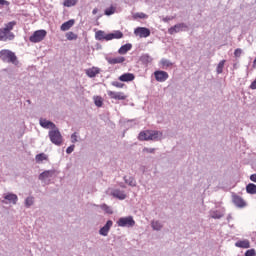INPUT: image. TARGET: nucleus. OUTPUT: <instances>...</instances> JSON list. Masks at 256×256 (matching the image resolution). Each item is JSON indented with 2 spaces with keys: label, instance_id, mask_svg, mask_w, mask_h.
Wrapping results in <instances>:
<instances>
[{
  "label": "nucleus",
  "instance_id": "obj_36",
  "mask_svg": "<svg viewBox=\"0 0 256 256\" xmlns=\"http://www.w3.org/2000/svg\"><path fill=\"white\" fill-rule=\"evenodd\" d=\"M100 208L103 211H106L109 215H113V210H111V207H109L107 204H102Z\"/></svg>",
  "mask_w": 256,
  "mask_h": 256
},
{
  "label": "nucleus",
  "instance_id": "obj_8",
  "mask_svg": "<svg viewBox=\"0 0 256 256\" xmlns=\"http://www.w3.org/2000/svg\"><path fill=\"white\" fill-rule=\"evenodd\" d=\"M15 39V34L5 28L0 29V41H13Z\"/></svg>",
  "mask_w": 256,
  "mask_h": 256
},
{
  "label": "nucleus",
  "instance_id": "obj_3",
  "mask_svg": "<svg viewBox=\"0 0 256 256\" xmlns=\"http://www.w3.org/2000/svg\"><path fill=\"white\" fill-rule=\"evenodd\" d=\"M48 137L53 145H57V147H61L63 145V135H61V131H59L58 127L50 130L48 132Z\"/></svg>",
  "mask_w": 256,
  "mask_h": 256
},
{
  "label": "nucleus",
  "instance_id": "obj_31",
  "mask_svg": "<svg viewBox=\"0 0 256 256\" xmlns=\"http://www.w3.org/2000/svg\"><path fill=\"white\" fill-rule=\"evenodd\" d=\"M34 203H35V198L33 196L27 197L25 199V207H27V209H29V207L33 206Z\"/></svg>",
  "mask_w": 256,
  "mask_h": 256
},
{
  "label": "nucleus",
  "instance_id": "obj_25",
  "mask_svg": "<svg viewBox=\"0 0 256 256\" xmlns=\"http://www.w3.org/2000/svg\"><path fill=\"white\" fill-rule=\"evenodd\" d=\"M132 47H133V45H131V44H125V45L121 46L120 49L118 50L119 55H126V53L128 51H131Z\"/></svg>",
  "mask_w": 256,
  "mask_h": 256
},
{
  "label": "nucleus",
  "instance_id": "obj_51",
  "mask_svg": "<svg viewBox=\"0 0 256 256\" xmlns=\"http://www.w3.org/2000/svg\"><path fill=\"white\" fill-rule=\"evenodd\" d=\"M98 11L99 10L97 8H94L93 11H92L93 15H97Z\"/></svg>",
  "mask_w": 256,
  "mask_h": 256
},
{
  "label": "nucleus",
  "instance_id": "obj_4",
  "mask_svg": "<svg viewBox=\"0 0 256 256\" xmlns=\"http://www.w3.org/2000/svg\"><path fill=\"white\" fill-rule=\"evenodd\" d=\"M45 37H47L46 30H37L30 36L29 41L31 43H41Z\"/></svg>",
  "mask_w": 256,
  "mask_h": 256
},
{
  "label": "nucleus",
  "instance_id": "obj_40",
  "mask_svg": "<svg viewBox=\"0 0 256 256\" xmlns=\"http://www.w3.org/2000/svg\"><path fill=\"white\" fill-rule=\"evenodd\" d=\"M11 3L7 0H0V9H4L5 7H9Z\"/></svg>",
  "mask_w": 256,
  "mask_h": 256
},
{
  "label": "nucleus",
  "instance_id": "obj_19",
  "mask_svg": "<svg viewBox=\"0 0 256 256\" xmlns=\"http://www.w3.org/2000/svg\"><path fill=\"white\" fill-rule=\"evenodd\" d=\"M110 65H117L119 63H125V57L119 56L116 58H106Z\"/></svg>",
  "mask_w": 256,
  "mask_h": 256
},
{
  "label": "nucleus",
  "instance_id": "obj_27",
  "mask_svg": "<svg viewBox=\"0 0 256 256\" xmlns=\"http://www.w3.org/2000/svg\"><path fill=\"white\" fill-rule=\"evenodd\" d=\"M246 193H248L249 195H256V185L253 183H249L246 186Z\"/></svg>",
  "mask_w": 256,
  "mask_h": 256
},
{
  "label": "nucleus",
  "instance_id": "obj_24",
  "mask_svg": "<svg viewBox=\"0 0 256 256\" xmlns=\"http://www.w3.org/2000/svg\"><path fill=\"white\" fill-rule=\"evenodd\" d=\"M151 227L154 231H161L163 229V224L159 220H152Z\"/></svg>",
  "mask_w": 256,
  "mask_h": 256
},
{
  "label": "nucleus",
  "instance_id": "obj_17",
  "mask_svg": "<svg viewBox=\"0 0 256 256\" xmlns=\"http://www.w3.org/2000/svg\"><path fill=\"white\" fill-rule=\"evenodd\" d=\"M119 81H122L124 83H129V81L135 80V75L132 73H124L121 76H119Z\"/></svg>",
  "mask_w": 256,
  "mask_h": 256
},
{
  "label": "nucleus",
  "instance_id": "obj_43",
  "mask_svg": "<svg viewBox=\"0 0 256 256\" xmlns=\"http://www.w3.org/2000/svg\"><path fill=\"white\" fill-rule=\"evenodd\" d=\"M242 53H243V50L241 48H238L234 51V57L239 58L241 57Z\"/></svg>",
  "mask_w": 256,
  "mask_h": 256
},
{
  "label": "nucleus",
  "instance_id": "obj_15",
  "mask_svg": "<svg viewBox=\"0 0 256 256\" xmlns=\"http://www.w3.org/2000/svg\"><path fill=\"white\" fill-rule=\"evenodd\" d=\"M53 175H55V170H46L38 176V179L39 181H46V179H51Z\"/></svg>",
  "mask_w": 256,
  "mask_h": 256
},
{
  "label": "nucleus",
  "instance_id": "obj_16",
  "mask_svg": "<svg viewBox=\"0 0 256 256\" xmlns=\"http://www.w3.org/2000/svg\"><path fill=\"white\" fill-rule=\"evenodd\" d=\"M113 39H123V32L117 30L113 33L106 34V41H111Z\"/></svg>",
  "mask_w": 256,
  "mask_h": 256
},
{
  "label": "nucleus",
  "instance_id": "obj_39",
  "mask_svg": "<svg viewBox=\"0 0 256 256\" xmlns=\"http://www.w3.org/2000/svg\"><path fill=\"white\" fill-rule=\"evenodd\" d=\"M160 63L163 66V68L173 66V63H171V61L167 59H162Z\"/></svg>",
  "mask_w": 256,
  "mask_h": 256
},
{
  "label": "nucleus",
  "instance_id": "obj_10",
  "mask_svg": "<svg viewBox=\"0 0 256 256\" xmlns=\"http://www.w3.org/2000/svg\"><path fill=\"white\" fill-rule=\"evenodd\" d=\"M134 34L140 38H146L149 37L151 35V30H149V28H145V27H137L134 30Z\"/></svg>",
  "mask_w": 256,
  "mask_h": 256
},
{
  "label": "nucleus",
  "instance_id": "obj_37",
  "mask_svg": "<svg viewBox=\"0 0 256 256\" xmlns=\"http://www.w3.org/2000/svg\"><path fill=\"white\" fill-rule=\"evenodd\" d=\"M134 19H147V14L140 12L133 15Z\"/></svg>",
  "mask_w": 256,
  "mask_h": 256
},
{
  "label": "nucleus",
  "instance_id": "obj_50",
  "mask_svg": "<svg viewBox=\"0 0 256 256\" xmlns=\"http://www.w3.org/2000/svg\"><path fill=\"white\" fill-rule=\"evenodd\" d=\"M250 180L253 181V183H256V174H252Z\"/></svg>",
  "mask_w": 256,
  "mask_h": 256
},
{
  "label": "nucleus",
  "instance_id": "obj_47",
  "mask_svg": "<svg viewBox=\"0 0 256 256\" xmlns=\"http://www.w3.org/2000/svg\"><path fill=\"white\" fill-rule=\"evenodd\" d=\"M143 153H155V148H143Z\"/></svg>",
  "mask_w": 256,
  "mask_h": 256
},
{
  "label": "nucleus",
  "instance_id": "obj_20",
  "mask_svg": "<svg viewBox=\"0 0 256 256\" xmlns=\"http://www.w3.org/2000/svg\"><path fill=\"white\" fill-rule=\"evenodd\" d=\"M233 203H234V205H236V207H245V205H247L245 203V200H243V198H241L238 195L233 196Z\"/></svg>",
  "mask_w": 256,
  "mask_h": 256
},
{
  "label": "nucleus",
  "instance_id": "obj_1",
  "mask_svg": "<svg viewBox=\"0 0 256 256\" xmlns=\"http://www.w3.org/2000/svg\"><path fill=\"white\" fill-rule=\"evenodd\" d=\"M163 132L157 130H144L138 135L139 141H161Z\"/></svg>",
  "mask_w": 256,
  "mask_h": 256
},
{
  "label": "nucleus",
  "instance_id": "obj_5",
  "mask_svg": "<svg viewBox=\"0 0 256 256\" xmlns=\"http://www.w3.org/2000/svg\"><path fill=\"white\" fill-rule=\"evenodd\" d=\"M181 31H189V26L186 23H178L168 29L169 35H175V33H181Z\"/></svg>",
  "mask_w": 256,
  "mask_h": 256
},
{
  "label": "nucleus",
  "instance_id": "obj_35",
  "mask_svg": "<svg viewBox=\"0 0 256 256\" xmlns=\"http://www.w3.org/2000/svg\"><path fill=\"white\" fill-rule=\"evenodd\" d=\"M94 103L96 107H103V98H101L100 96L95 97Z\"/></svg>",
  "mask_w": 256,
  "mask_h": 256
},
{
  "label": "nucleus",
  "instance_id": "obj_23",
  "mask_svg": "<svg viewBox=\"0 0 256 256\" xmlns=\"http://www.w3.org/2000/svg\"><path fill=\"white\" fill-rule=\"evenodd\" d=\"M99 73H100V70H99V68H96V67L86 70V75H88V77H90V78L97 77V75H99Z\"/></svg>",
  "mask_w": 256,
  "mask_h": 256
},
{
  "label": "nucleus",
  "instance_id": "obj_9",
  "mask_svg": "<svg viewBox=\"0 0 256 256\" xmlns=\"http://www.w3.org/2000/svg\"><path fill=\"white\" fill-rule=\"evenodd\" d=\"M154 77L159 83H165L169 79V74L163 70H157L154 72Z\"/></svg>",
  "mask_w": 256,
  "mask_h": 256
},
{
  "label": "nucleus",
  "instance_id": "obj_44",
  "mask_svg": "<svg viewBox=\"0 0 256 256\" xmlns=\"http://www.w3.org/2000/svg\"><path fill=\"white\" fill-rule=\"evenodd\" d=\"M173 19H175V16H166V17L162 18V21L164 23H169V21H173Z\"/></svg>",
  "mask_w": 256,
  "mask_h": 256
},
{
  "label": "nucleus",
  "instance_id": "obj_7",
  "mask_svg": "<svg viewBox=\"0 0 256 256\" xmlns=\"http://www.w3.org/2000/svg\"><path fill=\"white\" fill-rule=\"evenodd\" d=\"M4 200H2V203L4 205H9V203H12V205H17V201H19V197H17V194H13L11 192L3 194Z\"/></svg>",
  "mask_w": 256,
  "mask_h": 256
},
{
  "label": "nucleus",
  "instance_id": "obj_18",
  "mask_svg": "<svg viewBox=\"0 0 256 256\" xmlns=\"http://www.w3.org/2000/svg\"><path fill=\"white\" fill-rule=\"evenodd\" d=\"M112 197H115L116 199H120V201H123V199H127V195L119 190V189H115L111 192Z\"/></svg>",
  "mask_w": 256,
  "mask_h": 256
},
{
  "label": "nucleus",
  "instance_id": "obj_46",
  "mask_svg": "<svg viewBox=\"0 0 256 256\" xmlns=\"http://www.w3.org/2000/svg\"><path fill=\"white\" fill-rule=\"evenodd\" d=\"M73 151H75V145H71V146H69V147L66 149V153H67L68 155H71V153H72Z\"/></svg>",
  "mask_w": 256,
  "mask_h": 256
},
{
  "label": "nucleus",
  "instance_id": "obj_26",
  "mask_svg": "<svg viewBox=\"0 0 256 256\" xmlns=\"http://www.w3.org/2000/svg\"><path fill=\"white\" fill-rule=\"evenodd\" d=\"M140 61L144 65H149V63H151L153 61V58L151 56H149V54H144L140 57Z\"/></svg>",
  "mask_w": 256,
  "mask_h": 256
},
{
  "label": "nucleus",
  "instance_id": "obj_33",
  "mask_svg": "<svg viewBox=\"0 0 256 256\" xmlns=\"http://www.w3.org/2000/svg\"><path fill=\"white\" fill-rule=\"evenodd\" d=\"M15 25H17V22L15 21H12V22H9L8 24L5 25L4 29L6 31H13V27H15Z\"/></svg>",
  "mask_w": 256,
  "mask_h": 256
},
{
  "label": "nucleus",
  "instance_id": "obj_53",
  "mask_svg": "<svg viewBox=\"0 0 256 256\" xmlns=\"http://www.w3.org/2000/svg\"><path fill=\"white\" fill-rule=\"evenodd\" d=\"M234 69H237V64H234Z\"/></svg>",
  "mask_w": 256,
  "mask_h": 256
},
{
  "label": "nucleus",
  "instance_id": "obj_38",
  "mask_svg": "<svg viewBox=\"0 0 256 256\" xmlns=\"http://www.w3.org/2000/svg\"><path fill=\"white\" fill-rule=\"evenodd\" d=\"M125 183L129 184L130 187H135V179L133 177H130L127 179V177H124Z\"/></svg>",
  "mask_w": 256,
  "mask_h": 256
},
{
  "label": "nucleus",
  "instance_id": "obj_45",
  "mask_svg": "<svg viewBox=\"0 0 256 256\" xmlns=\"http://www.w3.org/2000/svg\"><path fill=\"white\" fill-rule=\"evenodd\" d=\"M245 256H256L255 249H250L245 252Z\"/></svg>",
  "mask_w": 256,
  "mask_h": 256
},
{
  "label": "nucleus",
  "instance_id": "obj_52",
  "mask_svg": "<svg viewBox=\"0 0 256 256\" xmlns=\"http://www.w3.org/2000/svg\"><path fill=\"white\" fill-rule=\"evenodd\" d=\"M26 103H28V105H31V100H26Z\"/></svg>",
  "mask_w": 256,
  "mask_h": 256
},
{
  "label": "nucleus",
  "instance_id": "obj_32",
  "mask_svg": "<svg viewBox=\"0 0 256 256\" xmlns=\"http://www.w3.org/2000/svg\"><path fill=\"white\" fill-rule=\"evenodd\" d=\"M64 7H75L77 5V0H64Z\"/></svg>",
  "mask_w": 256,
  "mask_h": 256
},
{
  "label": "nucleus",
  "instance_id": "obj_13",
  "mask_svg": "<svg viewBox=\"0 0 256 256\" xmlns=\"http://www.w3.org/2000/svg\"><path fill=\"white\" fill-rule=\"evenodd\" d=\"M108 95L110 99H116L117 101H125L127 99V96L123 92L108 91Z\"/></svg>",
  "mask_w": 256,
  "mask_h": 256
},
{
  "label": "nucleus",
  "instance_id": "obj_22",
  "mask_svg": "<svg viewBox=\"0 0 256 256\" xmlns=\"http://www.w3.org/2000/svg\"><path fill=\"white\" fill-rule=\"evenodd\" d=\"M236 247H240V249H249L251 247V243L249 240H242L235 243Z\"/></svg>",
  "mask_w": 256,
  "mask_h": 256
},
{
  "label": "nucleus",
  "instance_id": "obj_14",
  "mask_svg": "<svg viewBox=\"0 0 256 256\" xmlns=\"http://www.w3.org/2000/svg\"><path fill=\"white\" fill-rule=\"evenodd\" d=\"M209 214L212 219H222V217H225V208L210 210Z\"/></svg>",
  "mask_w": 256,
  "mask_h": 256
},
{
  "label": "nucleus",
  "instance_id": "obj_30",
  "mask_svg": "<svg viewBox=\"0 0 256 256\" xmlns=\"http://www.w3.org/2000/svg\"><path fill=\"white\" fill-rule=\"evenodd\" d=\"M225 63H227L226 60H222V61L219 62L218 66L216 68V73L218 75H221V73H223V69L225 67Z\"/></svg>",
  "mask_w": 256,
  "mask_h": 256
},
{
  "label": "nucleus",
  "instance_id": "obj_2",
  "mask_svg": "<svg viewBox=\"0 0 256 256\" xmlns=\"http://www.w3.org/2000/svg\"><path fill=\"white\" fill-rule=\"evenodd\" d=\"M0 59L4 63H12V65H19V60H17V55L14 54L11 50H1L0 51Z\"/></svg>",
  "mask_w": 256,
  "mask_h": 256
},
{
  "label": "nucleus",
  "instance_id": "obj_42",
  "mask_svg": "<svg viewBox=\"0 0 256 256\" xmlns=\"http://www.w3.org/2000/svg\"><path fill=\"white\" fill-rule=\"evenodd\" d=\"M113 87H118V89H123V87H125V84L118 82V81H114L112 82Z\"/></svg>",
  "mask_w": 256,
  "mask_h": 256
},
{
  "label": "nucleus",
  "instance_id": "obj_12",
  "mask_svg": "<svg viewBox=\"0 0 256 256\" xmlns=\"http://www.w3.org/2000/svg\"><path fill=\"white\" fill-rule=\"evenodd\" d=\"M111 227H113V221L108 220L106 224L102 228H100V235H102L103 237H107V235H109V231H111Z\"/></svg>",
  "mask_w": 256,
  "mask_h": 256
},
{
  "label": "nucleus",
  "instance_id": "obj_21",
  "mask_svg": "<svg viewBox=\"0 0 256 256\" xmlns=\"http://www.w3.org/2000/svg\"><path fill=\"white\" fill-rule=\"evenodd\" d=\"M75 25V20L71 19V20H68L67 22H64L60 29L61 31H69V29H71V27H73Z\"/></svg>",
  "mask_w": 256,
  "mask_h": 256
},
{
  "label": "nucleus",
  "instance_id": "obj_34",
  "mask_svg": "<svg viewBox=\"0 0 256 256\" xmlns=\"http://www.w3.org/2000/svg\"><path fill=\"white\" fill-rule=\"evenodd\" d=\"M66 38L68 39V41H75V40H77V34H75L73 32H67Z\"/></svg>",
  "mask_w": 256,
  "mask_h": 256
},
{
  "label": "nucleus",
  "instance_id": "obj_41",
  "mask_svg": "<svg viewBox=\"0 0 256 256\" xmlns=\"http://www.w3.org/2000/svg\"><path fill=\"white\" fill-rule=\"evenodd\" d=\"M113 13H115V7H113V6L107 8V9L105 10V15L110 16V15H113Z\"/></svg>",
  "mask_w": 256,
  "mask_h": 256
},
{
  "label": "nucleus",
  "instance_id": "obj_49",
  "mask_svg": "<svg viewBox=\"0 0 256 256\" xmlns=\"http://www.w3.org/2000/svg\"><path fill=\"white\" fill-rule=\"evenodd\" d=\"M250 89H256V79L251 83Z\"/></svg>",
  "mask_w": 256,
  "mask_h": 256
},
{
  "label": "nucleus",
  "instance_id": "obj_11",
  "mask_svg": "<svg viewBox=\"0 0 256 256\" xmlns=\"http://www.w3.org/2000/svg\"><path fill=\"white\" fill-rule=\"evenodd\" d=\"M39 125L43 129H51V131H53V129H56V127H57V125H55V123H53L52 121H49L45 118H40L39 119Z\"/></svg>",
  "mask_w": 256,
  "mask_h": 256
},
{
  "label": "nucleus",
  "instance_id": "obj_48",
  "mask_svg": "<svg viewBox=\"0 0 256 256\" xmlns=\"http://www.w3.org/2000/svg\"><path fill=\"white\" fill-rule=\"evenodd\" d=\"M77 141H79L77 140V133H73L71 135V143H77Z\"/></svg>",
  "mask_w": 256,
  "mask_h": 256
},
{
  "label": "nucleus",
  "instance_id": "obj_6",
  "mask_svg": "<svg viewBox=\"0 0 256 256\" xmlns=\"http://www.w3.org/2000/svg\"><path fill=\"white\" fill-rule=\"evenodd\" d=\"M118 227H135L133 216L122 217L117 221Z\"/></svg>",
  "mask_w": 256,
  "mask_h": 256
},
{
  "label": "nucleus",
  "instance_id": "obj_29",
  "mask_svg": "<svg viewBox=\"0 0 256 256\" xmlns=\"http://www.w3.org/2000/svg\"><path fill=\"white\" fill-rule=\"evenodd\" d=\"M36 163H43V161H47L49 157L45 153H40L36 155Z\"/></svg>",
  "mask_w": 256,
  "mask_h": 256
},
{
  "label": "nucleus",
  "instance_id": "obj_28",
  "mask_svg": "<svg viewBox=\"0 0 256 256\" xmlns=\"http://www.w3.org/2000/svg\"><path fill=\"white\" fill-rule=\"evenodd\" d=\"M95 37H96L97 41H103V39L105 41H107V38H106L107 35H105V31H103V30L97 31L96 34H95Z\"/></svg>",
  "mask_w": 256,
  "mask_h": 256
}]
</instances>
